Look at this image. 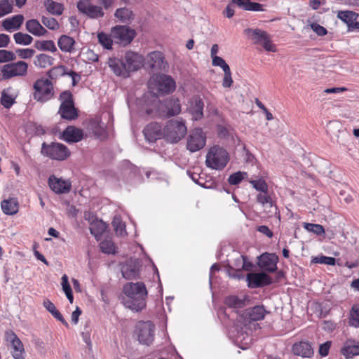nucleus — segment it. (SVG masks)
<instances>
[{
	"label": "nucleus",
	"instance_id": "1",
	"mask_svg": "<svg viewBox=\"0 0 359 359\" xmlns=\"http://www.w3.org/2000/svg\"><path fill=\"white\" fill-rule=\"evenodd\" d=\"M123 303L126 307L140 311L146 306L147 290L143 283H127L123 285Z\"/></svg>",
	"mask_w": 359,
	"mask_h": 359
},
{
	"label": "nucleus",
	"instance_id": "2",
	"mask_svg": "<svg viewBox=\"0 0 359 359\" xmlns=\"http://www.w3.org/2000/svg\"><path fill=\"white\" fill-rule=\"evenodd\" d=\"M187 128L183 120L172 119L163 128V138L171 143H177L187 134Z\"/></svg>",
	"mask_w": 359,
	"mask_h": 359
},
{
	"label": "nucleus",
	"instance_id": "3",
	"mask_svg": "<svg viewBox=\"0 0 359 359\" xmlns=\"http://www.w3.org/2000/svg\"><path fill=\"white\" fill-rule=\"evenodd\" d=\"M229 161L228 152L219 146H214L207 153L205 163L208 168L221 170L226 167Z\"/></svg>",
	"mask_w": 359,
	"mask_h": 359
},
{
	"label": "nucleus",
	"instance_id": "4",
	"mask_svg": "<svg viewBox=\"0 0 359 359\" xmlns=\"http://www.w3.org/2000/svg\"><path fill=\"white\" fill-rule=\"evenodd\" d=\"M148 86L151 91L156 90L161 94L172 93L176 88L174 79L165 74H154L151 76Z\"/></svg>",
	"mask_w": 359,
	"mask_h": 359
},
{
	"label": "nucleus",
	"instance_id": "5",
	"mask_svg": "<svg viewBox=\"0 0 359 359\" xmlns=\"http://www.w3.org/2000/svg\"><path fill=\"white\" fill-rule=\"evenodd\" d=\"M33 88L34 90L33 97L37 102H46L53 96V86L48 79H37L34 83Z\"/></svg>",
	"mask_w": 359,
	"mask_h": 359
},
{
	"label": "nucleus",
	"instance_id": "6",
	"mask_svg": "<svg viewBox=\"0 0 359 359\" xmlns=\"http://www.w3.org/2000/svg\"><path fill=\"white\" fill-rule=\"evenodd\" d=\"M42 155L53 160L64 161L70 155L69 149L61 143H43L41 151Z\"/></svg>",
	"mask_w": 359,
	"mask_h": 359
},
{
	"label": "nucleus",
	"instance_id": "7",
	"mask_svg": "<svg viewBox=\"0 0 359 359\" xmlns=\"http://www.w3.org/2000/svg\"><path fill=\"white\" fill-rule=\"evenodd\" d=\"M61 104L59 113L62 118L67 120L75 119L78 114L74 107L72 95L69 91H65L60 95Z\"/></svg>",
	"mask_w": 359,
	"mask_h": 359
},
{
	"label": "nucleus",
	"instance_id": "8",
	"mask_svg": "<svg viewBox=\"0 0 359 359\" xmlns=\"http://www.w3.org/2000/svg\"><path fill=\"white\" fill-rule=\"evenodd\" d=\"M28 64L24 61H18L4 65L1 72L3 77L11 79L15 76H25L27 74Z\"/></svg>",
	"mask_w": 359,
	"mask_h": 359
},
{
	"label": "nucleus",
	"instance_id": "9",
	"mask_svg": "<svg viewBox=\"0 0 359 359\" xmlns=\"http://www.w3.org/2000/svg\"><path fill=\"white\" fill-rule=\"evenodd\" d=\"M135 36V30L126 26H116L111 31V36L115 43L123 46L130 43Z\"/></svg>",
	"mask_w": 359,
	"mask_h": 359
},
{
	"label": "nucleus",
	"instance_id": "10",
	"mask_svg": "<svg viewBox=\"0 0 359 359\" xmlns=\"http://www.w3.org/2000/svg\"><path fill=\"white\" fill-rule=\"evenodd\" d=\"M136 334L141 344L149 345L154 338V325L151 321L139 322L136 325Z\"/></svg>",
	"mask_w": 359,
	"mask_h": 359
},
{
	"label": "nucleus",
	"instance_id": "11",
	"mask_svg": "<svg viewBox=\"0 0 359 359\" xmlns=\"http://www.w3.org/2000/svg\"><path fill=\"white\" fill-rule=\"evenodd\" d=\"M6 340L11 346V354L14 359H25L24 346L18 337V336L12 331L6 332Z\"/></svg>",
	"mask_w": 359,
	"mask_h": 359
},
{
	"label": "nucleus",
	"instance_id": "12",
	"mask_svg": "<svg viewBox=\"0 0 359 359\" xmlns=\"http://www.w3.org/2000/svg\"><path fill=\"white\" fill-rule=\"evenodd\" d=\"M206 137L202 129L194 130L187 139V147L191 152L197 151L205 145Z\"/></svg>",
	"mask_w": 359,
	"mask_h": 359
},
{
	"label": "nucleus",
	"instance_id": "13",
	"mask_svg": "<svg viewBox=\"0 0 359 359\" xmlns=\"http://www.w3.org/2000/svg\"><path fill=\"white\" fill-rule=\"evenodd\" d=\"M48 182L50 189L57 194H67L72 189V183L69 180L57 177L54 175L49 177Z\"/></svg>",
	"mask_w": 359,
	"mask_h": 359
},
{
	"label": "nucleus",
	"instance_id": "14",
	"mask_svg": "<svg viewBox=\"0 0 359 359\" xmlns=\"http://www.w3.org/2000/svg\"><path fill=\"white\" fill-rule=\"evenodd\" d=\"M78 10L90 18H99L104 15L100 6L93 5L89 0H80L77 3Z\"/></svg>",
	"mask_w": 359,
	"mask_h": 359
},
{
	"label": "nucleus",
	"instance_id": "15",
	"mask_svg": "<svg viewBox=\"0 0 359 359\" xmlns=\"http://www.w3.org/2000/svg\"><path fill=\"white\" fill-rule=\"evenodd\" d=\"M123 57L128 76L130 72L139 69L144 62L142 55L132 51L126 52Z\"/></svg>",
	"mask_w": 359,
	"mask_h": 359
},
{
	"label": "nucleus",
	"instance_id": "16",
	"mask_svg": "<svg viewBox=\"0 0 359 359\" xmlns=\"http://www.w3.org/2000/svg\"><path fill=\"white\" fill-rule=\"evenodd\" d=\"M247 281L250 287L257 288L270 285L272 279L264 272L250 273L247 276Z\"/></svg>",
	"mask_w": 359,
	"mask_h": 359
},
{
	"label": "nucleus",
	"instance_id": "17",
	"mask_svg": "<svg viewBox=\"0 0 359 359\" xmlns=\"http://www.w3.org/2000/svg\"><path fill=\"white\" fill-rule=\"evenodd\" d=\"M337 18L346 23L349 31L359 29V14L351 11H341Z\"/></svg>",
	"mask_w": 359,
	"mask_h": 359
},
{
	"label": "nucleus",
	"instance_id": "18",
	"mask_svg": "<svg viewBox=\"0 0 359 359\" xmlns=\"http://www.w3.org/2000/svg\"><path fill=\"white\" fill-rule=\"evenodd\" d=\"M278 257L273 253H263L259 257L258 264L260 268L269 272H274L277 269Z\"/></svg>",
	"mask_w": 359,
	"mask_h": 359
},
{
	"label": "nucleus",
	"instance_id": "19",
	"mask_svg": "<svg viewBox=\"0 0 359 359\" xmlns=\"http://www.w3.org/2000/svg\"><path fill=\"white\" fill-rule=\"evenodd\" d=\"M146 140L149 142H153L163 137V129L158 123H151L148 124L143 130Z\"/></svg>",
	"mask_w": 359,
	"mask_h": 359
},
{
	"label": "nucleus",
	"instance_id": "20",
	"mask_svg": "<svg viewBox=\"0 0 359 359\" xmlns=\"http://www.w3.org/2000/svg\"><path fill=\"white\" fill-rule=\"evenodd\" d=\"M203 102L199 97H194L189 102L187 110L193 120L198 121L203 118Z\"/></svg>",
	"mask_w": 359,
	"mask_h": 359
},
{
	"label": "nucleus",
	"instance_id": "21",
	"mask_svg": "<svg viewBox=\"0 0 359 359\" xmlns=\"http://www.w3.org/2000/svg\"><path fill=\"white\" fill-rule=\"evenodd\" d=\"M147 64L154 69L161 70L165 69L167 64L164 62L163 54L159 51H154L148 54L146 58Z\"/></svg>",
	"mask_w": 359,
	"mask_h": 359
},
{
	"label": "nucleus",
	"instance_id": "22",
	"mask_svg": "<svg viewBox=\"0 0 359 359\" xmlns=\"http://www.w3.org/2000/svg\"><path fill=\"white\" fill-rule=\"evenodd\" d=\"M81 129L74 126H68L62 133V139L67 142H78L83 137Z\"/></svg>",
	"mask_w": 359,
	"mask_h": 359
},
{
	"label": "nucleus",
	"instance_id": "23",
	"mask_svg": "<svg viewBox=\"0 0 359 359\" xmlns=\"http://www.w3.org/2000/svg\"><path fill=\"white\" fill-rule=\"evenodd\" d=\"M108 65L115 75L123 77H128L125 66L124 58L120 60L116 57H110L108 60Z\"/></svg>",
	"mask_w": 359,
	"mask_h": 359
},
{
	"label": "nucleus",
	"instance_id": "24",
	"mask_svg": "<svg viewBox=\"0 0 359 359\" xmlns=\"http://www.w3.org/2000/svg\"><path fill=\"white\" fill-rule=\"evenodd\" d=\"M24 21V17L22 15H16L11 18H6L2 22L3 28L8 32L18 30Z\"/></svg>",
	"mask_w": 359,
	"mask_h": 359
},
{
	"label": "nucleus",
	"instance_id": "25",
	"mask_svg": "<svg viewBox=\"0 0 359 359\" xmlns=\"http://www.w3.org/2000/svg\"><path fill=\"white\" fill-rule=\"evenodd\" d=\"M292 351L294 355L304 358H309L313 353L311 344L306 341L295 343L292 346Z\"/></svg>",
	"mask_w": 359,
	"mask_h": 359
},
{
	"label": "nucleus",
	"instance_id": "26",
	"mask_svg": "<svg viewBox=\"0 0 359 359\" xmlns=\"http://www.w3.org/2000/svg\"><path fill=\"white\" fill-rule=\"evenodd\" d=\"M1 207L4 214L13 215L18 212L19 204L16 198H10L1 201Z\"/></svg>",
	"mask_w": 359,
	"mask_h": 359
},
{
	"label": "nucleus",
	"instance_id": "27",
	"mask_svg": "<svg viewBox=\"0 0 359 359\" xmlns=\"http://www.w3.org/2000/svg\"><path fill=\"white\" fill-rule=\"evenodd\" d=\"M75 40L67 35H62L57 41L58 47L65 53H74L75 51Z\"/></svg>",
	"mask_w": 359,
	"mask_h": 359
},
{
	"label": "nucleus",
	"instance_id": "28",
	"mask_svg": "<svg viewBox=\"0 0 359 359\" xmlns=\"http://www.w3.org/2000/svg\"><path fill=\"white\" fill-rule=\"evenodd\" d=\"M341 353L347 358L359 355V342L352 339L347 340L344 345Z\"/></svg>",
	"mask_w": 359,
	"mask_h": 359
},
{
	"label": "nucleus",
	"instance_id": "29",
	"mask_svg": "<svg viewBox=\"0 0 359 359\" xmlns=\"http://www.w3.org/2000/svg\"><path fill=\"white\" fill-rule=\"evenodd\" d=\"M25 27L29 33L36 36H42L47 33L46 29L34 19L27 20Z\"/></svg>",
	"mask_w": 359,
	"mask_h": 359
},
{
	"label": "nucleus",
	"instance_id": "30",
	"mask_svg": "<svg viewBox=\"0 0 359 359\" xmlns=\"http://www.w3.org/2000/svg\"><path fill=\"white\" fill-rule=\"evenodd\" d=\"M245 33L256 44H262L269 36L267 32L259 29H246Z\"/></svg>",
	"mask_w": 359,
	"mask_h": 359
},
{
	"label": "nucleus",
	"instance_id": "31",
	"mask_svg": "<svg viewBox=\"0 0 359 359\" xmlns=\"http://www.w3.org/2000/svg\"><path fill=\"white\" fill-rule=\"evenodd\" d=\"M266 310L263 306H256L245 311V316H248L250 320L258 321L262 320L266 313Z\"/></svg>",
	"mask_w": 359,
	"mask_h": 359
},
{
	"label": "nucleus",
	"instance_id": "32",
	"mask_svg": "<svg viewBox=\"0 0 359 359\" xmlns=\"http://www.w3.org/2000/svg\"><path fill=\"white\" fill-rule=\"evenodd\" d=\"M250 1L251 0H232V3L245 11H262L264 10L262 4L251 2Z\"/></svg>",
	"mask_w": 359,
	"mask_h": 359
},
{
	"label": "nucleus",
	"instance_id": "33",
	"mask_svg": "<svg viewBox=\"0 0 359 359\" xmlns=\"http://www.w3.org/2000/svg\"><path fill=\"white\" fill-rule=\"evenodd\" d=\"M247 300V297L245 296L238 297L231 295L225 298L224 304L230 308L239 309L245 305V302Z\"/></svg>",
	"mask_w": 359,
	"mask_h": 359
},
{
	"label": "nucleus",
	"instance_id": "34",
	"mask_svg": "<svg viewBox=\"0 0 359 359\" xmlns=\"http://www.w3.org/2000/svg\"><path fill=\"white\" fill-rule=\"evenodd\" d=\"M107 228L106 224L102 220L96 219L93 221L90 224V231L95 238L99 241L102 234L105 231Z\"/></svg>",
	"mask_w": 359,
	"mask_h": 359
},
{
	"label": "nucleus",
	"instance_id": "35",
	"mask_svg": "<svg viewBox=\"0 0 359 359\" xmlns=\"http://www.w3.org/2000/svg\"><path fill=\"white\" fill-rule=\"evenodd\" d=\"M90 129L94 135L100 140H105L108 135L104 124L99 121H93L90 123Z\"/></svg>",
	"mask_w": 359,
	"mask_h": 359
},
{
	"label": "nucleus",
	"instance_id": "36",
	"mask_svg": "<svg viewBox=\"0 0 359 359\" xmlns=\"http://www.w3.org/2000/svg\"><path fill=\"white\" fill-rule=\"evenodd\" d=\"M168 116H175L180 113L181 107L177 99L172 97L165 102Z\"/></svg>",
	"mask_w": 359,
	"mask_h": 359
},
{
	"label": "nucleus",
	"instance_id": "37",
	"mask_svg": "<svg viewBox=\"0 0 359 359\" xmlns=\"http://www.w3.org/2000/svg\"><path fill=\"white\" fill-rule=\"evenodd\" d=\"M54 58L48 55L41 53L36 56L34 64L39 68H47L53 64Z\"/></svg>",
	"mask_w": 359,
	"mask_h": 359
},
{
	"label": "nucleus",
	"instance_id": "38",
	"mask_svg": "<svg viewBox=\"0 0 359 359\" xmlns=\"http://www.w3.org/2000/svg\"><path fill=\"white\" fill-rule=\"evenodd\" d=\"M114 15L121 22L129 23L134 17L133 12L127 8H121L116 11Z\"/></svg>",
	"mask_w": 359,
	"mask_h": 359
},
{
	"label": "nucleus",
	"instance_id": "39",
	"mask_svg": "<svg viewBox=\"0 0 359 359\" xmlns=\"http://www.w3.org/2000/svg\"><path fill=\"white\" fill-rule=\"evenodd\" d=\"M44 4L46 10L53 15H60L64 11L62 4L53 0H46Z\"/></svg>",
	"mask_w": 359,
	"mask_h": 359
},
{
	"label": "nucleus",
	"instance_id": "40",
	"mask_svg": "<svg viewBox=\"0 0 359 359\" xmlns=\"http://www.w3.org/2000/svg\"><path fill=\"white\" fill-rule=\"evenodd\" d=\"M15 42L19 45L28 46L32 43L33 38L22 32H17L13 35Z\"/></svg>",
	"mask_w": 359,
	"mask_h": 359
},
{
	"label": "nucleus",
	"instance_id": "41",
	"mask_svg": "<svg viewBox=\"0 0 359 359\" xmlns=\"http://www.w3.org/2000/svg\"><path fill=\"white\" fill-rule=\"evenodd\" d=\"M112 226L116 233L118 236L126 235V226L119 216H114L112 221Z\"/></svg>",
	"mask_w": 359,
	"mask_h": 359
},
{
	"label": "nucleus",
	"instance_id": "42",
	"mask_svg": "<svg viewBox=\"0 0 359 359\" xmlns=\"http://www.w3.org/2000/svg\"><path fill=\"white\" fill-rule=\"evenodd\" d=\"M62 290L65 293L67 298L71 304L73 303L74 297L72 294V290L68 281V276L64 274L62 277Z\"/></svg>",
	"mask_w": 359,
	"mask_h": 359
},
{
	"label": "nucleus",
	"instance_id": "43",
	"mask_svg": "<svg viewBox=\"0 0 359 359\" xmlns=\"http://www.w3.org/2000/svg\"><path fill=\"white\" fill-rule=\"evenodd\" d=\"M257 201L265 208H272L273 206V201L268 191L259 192L257 196Z\"/></svg>",
	"mask_w": 359,
	"mask_h": 359
},
{
	"label": "nucleus",
	"instance_id": "44",
	"mask_svg": "<svg viewBox=\"0 0 359 359\" xmlns=\"http://www.w3.org/2000/svg\"><path fill=\"white\" fill-rule=\"evenodd\" d=\"M36 48L41 50L50 51L52 53L57 51L55 43L52 40H43L37 42Z\"/></svg>",
	"mask_w": 359,
	"mask_h": 359
},
{
	"label": "nucleus",
	"instance_id": "45",
	"mask_svg": "<svg viewBox=\"0 0 359 359\" xmlns=\"http://www.w3.org/2000/svg\"><path fill=\"white\" fill-rule=\"evenodd\" d=\"M349 324L355 327H359V305H353L350 311Z\"/></svg>",
	"mask_w": 359,
	"mask_h": 359
},
{
	"label": "nucleus",
	"instance_id": "46",
	"mask_svg": "<svg viewBox=\"0 0 359 359\" xmlns=\"http://www.w3.org/2000/svg\"><path fill=\"white\" fill-rule=\"evenodd\" d=\"M121 272L123 278L126 279H131L137 276V270L135 266L128 264H123L121 267Z\"/></svg>",
	"mask_w": 359,
	"mask_h": 359
},
{
	"label": "nucleus",
	"instance_id": "47",
	"mask_svg": "<svg viewBox=\"0 0 359 359\" xmlns=\"http://www.w3.org/2000/svg\"><path fill=\"white\" fill-rule=\"evenodd\" d=\"M67 67L63 65L54 67L49 70L48 76L50 79H55L60 76L67 74L68 72H67Z\"/></svg>",
	"mask_w": 359,
	"mask_h": 359
},
{
	"label": "nucleus",
	"instance_id": "48",
	"mask_svg": "<svg viewBox=\"0 0 359 359\" xmlns=\"http://www.w3.org/2000/svg\"><path fill=\"white\" fill-rule=\"evenodd\" d=\"M247 177V172L238 171L230 175V176L228 178V182L231 185H237Z\"/></svg>",
	"mask_w": 359,
	"mask_h": 359
},
{
	"label": "nucleus",
	"instance_id": "49",
	"mask_svg": "<svg viewBox=\"0 0 359 359\" xmlns=\"http://www.w3.org/2000/svg\"><path fill=\"white\" fill-rule=\"evenodd\" d=\"M13 11V1L12 0H1L0 1V18L9 14Z\"/></svg>",
	"mask_w": 359,
	"mask_h": 359
},
{
	"label": "nucleus",
	"instance_id": "50",
	"mask_svg": "<svg viewBox=\"0 0 359 359\" xmlns=\"http://www.w3.org/2000/svg\"><path fill=\"white\" fill-rule=\"evenodd\" d=\"M99 43L106 49H111L114 39L105 33L101 32L97 35Z\"/></svg>",
	"mask_w": 359,
	"mask_h": 359
},
{
	"label": "nucleus",
	"instance_id": "51",
	"mask_svg": "<svg viewBox=\"0 0 359 359\" xmlns=\"http://www.w3.org/2000/svg\"><path fill=\"white\" fill-rule=\"evenodd\" d=\"M100 247L102 252L106 254L115 253V245L111 240H104L100 242Z\"/></svg>",
	"mask_w": 359,
	"mask_h": 359
},
{
	"label": "nucleus",
	"instance_id": "52",
	"mask_svg": "<svg viewBox=\"0 0 359 359\" xmlns=\"http://www.w3.org/2000/svg\"><path fill=\"white\" fill-rule=\"evenodd\" d=\"M312 262L334 266L335 264L336 259L334 257L320 255L313 257L312 259Z\"/></svg>",
	"mask_w": 359,
	"mask_h": 359
},
{
	"label": "nucleus",
	"instance_id": "53",
	"mask_svg": "<svg viewBox=\"0 0 359 359\" xmlns=\"http://www.w3.org/2000/svg\"><path fill=\"white\" fill-rule=\"evenodd\" d=\"M250 183L256 190L259 191V192L268 191V185L263 178L250 180Z\"/></svg>",
	"mask_w": 359,
	"mask_h": 359
},
{
	"label": "nucleus",
	"instance_id": "54",
	"mask_svg": "<svg viewBox=\"0 0 359 359\" xmlns=\"http://www.w3.org/2000/svg\"><path fill=\"white\" fill-rule=\"evenodd\" d=\"M15 59L16 55L13 51L5 49L0 50V63L11 62Z\"/></svg>",
	"mask_w": 359,
	"mask_h": 359
},
{
	"label": "nucleus",
	"instance_id": "55",
	"mask_svg": "<svg viewBox=\"0 0 359 359\" xmlns=\"http://www.w3.org/2000/svg\"><path fill=\"white\" fill-rule=\"evenodd\" d=\"M42 23L46 26L47 28L51 29V30H56L59 29V23L58 22L52 17H45L43 16L42 18Z\"/></svg>",
	"mask_w": 359,
	"mask_h": 359
},
{
	"label": "nucleus",
	"instance_id": "56",
	"mask_svg": "<svg viewBox=\"0 0 359 359\" xmlns=\"http://www.w3.org/2000/svg\"><path fill=\"white\" fill-rule=\"evenodd\" d=\"M304 227L309 231L313 232L316 235H321L325 233L323 226L320 224L304 223Z\"/></svg>",
	"mask_w": 359,
	"mask_h": 359
},
{
	"label": "nucleus",
	"instance_id": "57",
	"mask_svg": "<svg viewBox=\"0 0 359 359\" xmlns=\"http://www.w3.org/2000/svg\"><path fill=\"white\" fill-rule=\"evenodd\" d=\"M18 56L22 59L31 58L35 53V50L31 48L18 49L16 50Z\"/></svg>",
	"mask_w": 359,
	"mask_h": 359
},
{
	"label": "nucleus",
	"instance_id": "58",
	"mask_svg": "<svg viewBox=\"0 0 359 359\" xmlns=\"http://www.w3.org/2000/svg\"><path fill=\"white\" fill-rule=\"evenodd\" d=\"M212 64L215 67H221L223 71H226V69L230 68L229 66L225 62V60L219 56L212 58Z\"/></svg>",
	"mask_w": 359,
	"mask_h": 359
},
{
	"label": "nucleus",
	"instance_id": "59",
	"mask_svg": "<svg viewBox=\"0 0 359 359\" xmlns=\"http://www.w3.org/2000/svg\"><path fill=\"white\" fill-rule=\"evenodd\" d=\"M1 103L5 108L9 109L14 103V99L12 96L3 92L1 98Z\"/></svg>",
	"mask_w": 359,
	"mask_h": 359
},
{
	"label": "nucleus",
	"instance_id": "60",
	"mask_svg": "<svg viewBox=\"0 0 359 359\" xmlns=\"http://www.w3.org/2000/svg\"><path fill=\"white\" fill-rule=\"evenodd\" d=\"M224 76L222 81V86L224 88H229L233 83L230 68L224 71Z\"/></svg>",
	"mask_w": 359,
	"mask_h": 359
},
{
	"label": "nucleus",
	"instance_id": "61",
	"mask_svg": "<svg viewBox=\"0 0 359 359\" xmlns=\"http://www.w3.org/2000/svg\"><path fill=\"white\" fill-rule=\"evenodd\" d=\"M311 27L318 36H325L327 32V29L318 23H312L311 25Z\"/></svg>",
	"mask_w": 359,
	"mask_h": 359
},
{
	"label": "nucleus",
	"instance_id": "62",
	"mask_svg": "<svg viewBox=\"0 0 359 359\" xmlns=\"http://www.w3.org/2000/svg\"><path fill=\"white\" fill-rule=\"evenodd\" d=\"M266 51L276 52V46L272 43L270 36L261 44Z\"/></svg>",
	"mask_w": 359,
	"mask_h": 359
},
{
	"label": "nucleus",
	"instance_id": "63",
	"mask_svg": "<svg viewBox=\"0 0 359 359\" xmlns=\"http://www.w3.org/2000/svg\"><path fill=\"white\" fill-rule=\"evenodd\" d=\"M331 346V341H326L320 345L319 347V353L321 356H327L329 353V350Z\"/></svg>",
	"mask_w": 359,
	"mask_h": 359
},
{
	"label": "nucleus",
	"instance_id": "64",
	"mask_svg": "<svg viewBox=\"0 0 359 359\" xmlns=\"http://www.w3.org/2000/svg\"><path fill=\"white\" fill-rule=\"evenodd\" d=\"M257 231L264 235H266L269 238H271L273 236L272 231L265 225H262L257 227Z\"/></svg>",
	"mask_w": 359,
	"mask_h": 359
}]
</instances>
